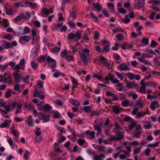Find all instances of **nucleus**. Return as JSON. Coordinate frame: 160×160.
I'll return each mask as SVG.
<instances>
[{"mask_svg": "<svg viewBox=\"0 0 160 160\" xmlns=\"http://www.w3.org/2000/svg\"><path fill=\"white\" fill-rule=\"evenodd\" d=\"M129 104V101L127 100H124L122 102V105L124 107L128 106Z\"/></svg>", "mask_w": 160, "mask_h": 160, "instance_id": "a19ab883", "label": "nucleus"}, {"mask_svg": "<svg viewBox=\"0 0 160 160\" xmlns=\"http://www.w3.org/2000/svg\"><path fill=\"white\" fill-rule=\"evenodd\" d=\"M2 45V47L5 49L12 48V45L10 43L6 41H3V44Z\"/></svg>", "mask_w": 160, "mask_h": 160, "instance_id": "2eb2a0df", "label": "nucleus"}, {"mask_svg": "<svg viewBox=\"0 0 160 160\" xmlns=\"http://www.w3.org/2000/svg\"><path fill=\"white\" fill-rule=\"evenodd\" d=\"M111 110L114 113L117 114H120L122 111V108L116 105H114L112 107Z\"/></svg>", "mask_w": 160, "mask_h": 160, "instance_id": "7ed1b4c3", "label": "nucleus"}, {"mask_svg": "<svg viewBox=\"0 0 160 160\" xmlns=\"http://www.w3.org/2000/svg\"><path fill=\"white\" fill-rule=\"evenodd\" d=\"M69 102L73 105L76 107L79 106L80 104L79 101L72 98H70L69 99Z\"/></svg>", "mask_w": 160, "mask_h": 160, "instance_id": "0eeeda50", "label": "nucleus"}, {"mask_svg": "<svg viewBox=\"0 0 160 160\" xmlns=\"http://www.w3.org/2000/svg\"><path fill=\"white\" fill-rule=\"evenodd\" d=\"M121 70H126L129 69V68L124 63L122 64L120 66L118 67Z\"/></svg>", "mask_w": 160, "mask_h": 160, "instance_id": "5701e85b", "label": "nucleus"}, {"mask_svg": "<svg viewBox=\"0 0 160 160\" xmlns=\"http://www.w3.org/2000/svg\"><path fill=\"white\" fill-rule=\"evenodd\" d=\"M99 59L100 61L101 62V63H102L104 66H107L108 67H109L110 64L108 63L107 59L101 55L100 56Z\"/></svg>", "mask_w": 160, "mask_h": 160, "instance_id": "20e7f679", "label": "nucleus"}, {"mask_svg": "<svg viewBox=\"0 0 160 160\" xmlns=\"http://www.w3.org/2000/svg\"><path fill=\"white\" fill-rule=\"evenodd\" d=\"M20 40L25 41L26 42H28L30 39V38L29 36H21L20 38Z\"/></svg>", "mask_w": 160, "mask_h": 160, "instance_id": "a878e982", "label": "nucleus"}, {"mask_svg": "<svg viewBox=\"0 0 160 160\" xmlns=\"http://www.w3.org/2000/svg\"><path fill=\"white\" fill-rule=\"evenodd\" d=\"M132 120H134V119H133L131 118L129 116H127L124 119L123 121L126 122H128L130 121L131 122Z\"/></svg>", "mask_w": 160, "mask_h": 160, "instance_id": "69168bd1", "label": "nucleus"}, {"mask_svg": "<svg viewBox=\"0 0 160 160\" xmlns=\"http://www.w3.org/2000/svg\"><path fill=\"white\" fill-rule=\"evenodd\" d=\"M93 75L92 77L93 79L94 78H97L98 80H101L103 78L102 73L101 72H98L97 73H93Z\"/></svg>", "mask_w": 160, "mask_h": 160, "instance_id": "9d476101", "label": "nucleus"}, {"mask_svg": "<svg viewBox=\"0 0 160 160\" xmlns=\"http://www.w3.org/2000/svg\"><path fill=\"white\" fill-rule=\"evenodd\" d=\"M67 49H64V51L61 53L60 56L61 57L64 58L67 56Z\"/></svg>", "mask_w": 160, "mask_h": 160, "instance_id": "5fc2aeb1", "label": "nucleus"}, {"mask_svg": "<svg viewBox=\"0 0 160 160\" xmlns=\"http://www.w3.org/2000/svg\"><path fill=\"white\" fill-rule=\"evenodd\" d=\"M72 81L73 84L72 88V90H73L75 88L77 87V86L78 85V83L76 81Z\"/></svg>", "mask_w": 160, "mask_h": 160, "instance_id": "e2e57ef3", "label": "nucleus"}, {"mask_svg": "<svg viewBox=\"0 0 160 160\" xmlns=\"http://www.w3.org/2000/svg\"><path fill=\"white\" fill-rule=\"evenodd\" d=\"M38 53V52H37L36 50H32L30 55V57L32 58H34L37 55Z\"/></svg>", "mask_w": 160, "mask_h": 160, "instance_id": "e433bc0d", "label": "nucleus"}, {"mask_svg": "<svg viewBox=\"0 0 160 160\" xmlns=\"http://www.w3.org/2000/svg\"><path fill=\"white\" fill-rule=\"evenodd\" d=\"M11 122L10 120H6L3 123L0 125V127L1 128L6 127Z\"/></svg>", "mask_w": 160, "mask_h": 160, "instance_id": "a211bd4d", "label": "nucleus"}, {"mask_svg": "<svg viewBox=\"0 0 160 160\" xmlns=\"http://www.w3.org/2000/svg\"><path fill=\"white\" fill-rule=\"evenodd\" d=\"M47 61L48 63V62H53L52 65L51 66L52 68H54L56 67V62L54 59L51 58L50 56H48L47 57Z\"/></svg>", "mask_w": 160, "mask_h": 160, "instance_id": "6e6552de", "label": "nucleus"}, {"mask_svg": "<svg viewBox=\"0 0 160 160\" xmlns=\"http://www.w3.org/2000/svg\"><path fill=\"white\" fill-rule=\"evenodd\" d=\"M85 133L87 135H90V138L91 139H93L95 137V132L94 131H90L88 130L85 132Z\"/></svg>", "mask_w": 160, "mask_h": 160, "instance_id": "dca6fc26", "label": "nucleus"}, {"mask_svg": "<svg viewBox=\"0 0 160 160\" xmlns=\"http://www.w3.org/2000/svg\"><path fill=\"white\" fill-rule=\"evenodd\" d=\"M116 137V141H119L123 138V135L122 133H120L117 135Z\"/></svg>", "mask_w": 160, "mask_h": 160, "instance_id": "09e8293b", "label": "nucleus"}, {"mask_svg": "<svg viewBox=\"0 0 160 160\" xmlns=\"http://www.w3.org/2000/svg\"><path fill=\"white\" fill-rule=\"evenodd\" d=\"M148 42L149 39L145 38H143L142 40V42L145 44V45H147L148 43Z\"/></svg>", "mask_w": 160, "mask_h": 160, "instance_id": "3c124183", "label": "nucleus"}, {"mask_svg": "<svg viewBox=\"0 0 160 160\" xmlns=\"http://www.w3.org/2000/svg\"><path fill=\"white\" fill-rule=\"evenodd\" d=\"M128 145H135L137 146L138 145V142L137 141H134L133 142H128Z\"/></svg>", "mask_w": 160, "mask_h": 160, "instance_id": "603ef678", "label": "nucleus"}, {"mask_svg": "<svg viewBox=\"0 0 160 160\" xmlns=\"http://www.w3.org/2000/svg\"><path fill=\"white\" fill-rule=\"evenodd\" d=\"M145 1H138L135 2L134 5L137 8H141L144 6Z\"/></svg>", "mask_w": 160, "mask_h": 160, "instance_id": "423d86ee", "label": "nucleus"}, {"mask_svg": "<svg viewBox=\"0 0 160 160\" xmlns=\"http://www.w3.org/2000/svg\"><path fill=\"white\" fill-rule=\"evenodd\" d=\"M101 43L102 44L103 47H110L109 42L107 40H104L101 41Z\"/></svg>", "mask_w": 160, "mask_h": 160, "instance_id": "72a5a7b5", "label": "nucleus"}, {"mask_svg": "<svg viewBox=\"0 0 160 160\" xmlns=\"http://www.w3.org/2000/svg\"><path fill=\"white\" fill-rule=\"evenodd\" d=\"M83 111L86 112H91V107L90 106L83 107Z\"/></svg>", "mask_w": 160, "mask_h": 160, "instance_id": "473e14b6", "label": "nucleus"}, {"mask_svg": "<svg viewBox=\"0 0 160 160\" xmlns=\"http://www.w3.org/2000/svg\"><path fill=\"white\" fill-rule=\"evenodd\" d=\"M44 82L41 81H38V84L37 85V88H42Z\"/></svg>", "mask_w": 160, "mask_h": 160, "instance_id": "4c0bfd02", "label": "nucleus"}, {"mask_svg": "<svg viewBox=\"0 0 160 160\" xmlns=\"http://www.w3.org/2000/svg\"><path fill=\"white\" fill-rule=\"evenodd\" d=\"M90 16L91 17H92L94 20L95 21V22H98V18L97 17L95 16L93 12H90Z\"/></svg>", "mask_w": 160, "mask_h": 160, "instance_id": "f704fd0d", "label": "nucleus"}, {"mask_svg": "<svg viewBox=\"0 0 160 160\" xmlns=\"http://www.w3.org/2000/svg\"><path fill=\"white\" fill-rule=\"evenodd\" d=\"M141 86H142L139 88V92L143 94L146 93V87L143 85H141Z\"/></svg>", "mask_w": 160, "mask_h": 160, "instance_id": "7c9ffc66", "label": "nucleus"}, {"mask_svg": "<svg viewBox=\"0 0 160 160\" xmlns=\"http://www.w3.org/2000/svg\"><path fill=\"white\" fill-rule=\"evenodd\" d=\"M26 7L31 8L32 9L34 8L37 6L36 3H33L28 1H26Z\"/></svg>", "mask_w": 160, "mask_h": 160, "instance_id": "ddd939ff", "label": "nucleus"}, {"mask_svg": "<svg viewBox=\"0 0 160 160\" xmlns=\"http://www.w3.org/2000/svg\"><path fill=\"white\" fill-rule=\"evenodd\" d=\"M60 48L58 47H55L51 49V51L53 52H57L59 51Z\"/></svg>", "mask_w": 160, "mask_h": 160, "instance_id": "774afa93", "label": "nucleus"}, {"mask_svg": "<svg viewBox=\"0 0 160 160\" xmlns=\"http://www.w3.org/2000/svg\"><path fill=\"white\" fill-rule=\"evenodd\" d=\"M57 129L59 130L61 133H65L66 132V130L64 128L58 127V128Z\"/></svg>", "mask_w": 160, "mask_h": 160, "instance_id": "4d7b16f0", "label": "nucleus"}, {"mask_svg": "<svg viewBox=\"0 0 160 160\" xmlns=\"http://www.w3.org/2000/svg\"><path fill=\"white\" fill-rule=\"evenodd\" d=\"M105 80H118L117 79H115L114 78V76L112 75H111L109 76L108 78L107 77H106Z\"/></svg>", "mask_w": 160, "mask_h": 160, "instance_id": "0e129e2a", "label": "nucleus"}, {"mask_svg": "<svg viewBox=\"0 0 160 160\" xmlns=\"http://www.w3.org/2000/svg\"><path fill=\"white\" fill-rule=\"evenodd\" d=\"M24 106L28 108V111H30L34 108V105L33 104L26 103L24 105Z\"/></svg>", "mask_w": 160, "mask_h": 160, "instance_id": "6ab92c4d", "label": "nucleus"}, {"mask_svg": "<svg viewBox=\"0 0 160 160\" xmlns=\"http://www.w3.org/2000/svg\"><path fill=\"white\" fill-rule=\"evenodd\" d=\"M117 89L119 91H122L123 89V88H124V86L122 84H119L117 86Z\"/></svg>", "mask_w": 160, "mask_h": 160, "instance_id": "13d9d810", "label": "nucleus"}, {"mask_svg": "<svg viewBox=\"0 0 160 160\" xmlns=\"http://www.w3.org/2000/svg\"><path fill=\"white\" fill-rule=\"evenodd\" d=\"M11 77V75L9 73H5L3 76L1 75L0 80H8L9 78Z\"/></svg>", "mask_w": 160, "mask_h": 160, "instance_id": "4468645a", "label": "nucleus"}, {"mask_svg": "<svg viewBox=\"0 0 160 160\" xmlns=\"http://www.w3.org/2000/svg\"><path fill=\"white\" fill-rule=\"evenodd\" d=\"M11 90L9 89L5 93V97L6 98H9L11 96Z\"/></svg>", "mask_w": 160, "mask_h": 160, "instance_id": "c9c22d12", "label": "nucleus"}, {"mask_svg": "<svg viewBox=\"0 0 160 160\" xmlns=\"http://www.w3.org/2000/svg\"><path fill=\"white\" fill-rule=\"evenodd\" d=\"M92 5L93 6L94 8L97 9V11L98 12H100L102 9L101 5H99L98 3H93Z\"/></svg>", "mask_w": 160, "mask_h": 160, "instance_id": "412c9836", "label": "nucleus"}, {"mask_svg": "<svg viewBox=\"0 0 160 160\" xmlns=\"http://www.w3.org/2000/svg\"><path fill=\"white\" fill-rule=\"evenodd\" d=\"M131 125L128 127V129L129 130H132L136 126V124L134 120H132L131 122Z\"/></svg>", "mask_w": 160, "mask_h": 160, "instance_id": "393cba45", "label": "nucleus"}, {"mask_svg": "<svg viewBox=\"0 0 160 160\" xmlns=\"http://www.w3.org/2000/svg\"><path fill=\"white\" fill-rule=\"evenodd\" d=\"M80 58L83 61L84 63L88 62V58L86 55L84 53H80Z\"/></svg>", "mask_w": 160, "mask_h": 160, "instance_id": "4be33fe9", "label": "nucleus"}, {"mask_svg": "<svg viewBox=\"0 0 160 160\" xmlns=\"http://www.w3.org/2000/svg\"><path fill=\"white\" fill-rule=\"evenodd\" d=\"M46 59V57L44 56H42L38 58V61L39 62H44Z\"/></svg>", "mask_w": 160, "mask_h": 160, "instance_id": "864d4df0", "label": "nucleus"}, {"mask_svg": "<svg viewBox=\"0 0 160 160\" xmlns=\"http://www.w3.org/2000/svg\"><path fill=\"white\" fill-rule=\"evenodd\" d=\"M144 81H141L140 82V84L141 85H143L145 87L147 86L149 87L150 86H151L152 87H153L154 88L157 85L154 83H149L148 82H144Z\"/></svg>", "mask_w": 160, "mask_h": 160, "instance_id": "f8f14e48", "label": "nucleus"}, {"mask_svg": "<svg viewBox=\"0 0 160 160\" xmlns=\"http://www.w3.org/2000/svg\"><path fill=\"white\" fill-rule=\"evenodd\" d=\"M17 72H14L13 73V76L14 79L18 80L22 79V77L20 75L19 73Z\"/></svg>", "mask_w": 160, "mask_h": 160, "instance_id": "b1692460", "label": "nucleus"}, {"mask_svg": "<svg viewBox=\"0 0 160 160\" xmlns=\"http://www.w3.org/2000/svg\"><path fill=\"white\" fill-rule=\"evenodd\" d=\"M126 76L128 77L131 80L134 79V75L131 72H129L127 74Z\"/></svg>", "mask_w": 160, "mask_h": 160, "instance_id": "a18cd8bd", "label": "nucleus"}, {"mask_svg": "<svg viewBox=\"0 0 160 160\" xmlns=\"http://www.w3.org/2000/svg\"><path fill=\"white\" fill-rule=\"evenodd\" d=\"M0 24L5 28L8 27L9 25L8 21L6 19H2V20L0 21Z\"/></svg>", "mask_w": 160, "mask_h": 160, "instance_id": "9b49d317", "label": "nucleus"}, {"mask_svg": "<svg viewBox=\"0 0 160 160\" xmlns=\"http://www.w3.org/2000/svg\"><path fill=\"white\" fill-rule=\"evenodd\" d=\"M43 13L45 14L49 15L53 12V10L52 8H50L48 10L46 9H44L43 10Z\"/></svg>", "mask_w": 160, "mask_h": 160, "instance_id": "bb28decb", "label": "nucleus"}, {"mask_svg": "<svg viewBox=\"0 0 160 160\" xmlns=\"http://www.w3.org/2000/svg\"><path fill=\"white\" fill-rule=\"evenodd\" d=\"M99 114L100 113L98 112L97 110H94L91 112V117H92L94 115L98 116Z\"/></svg>", "mask_w": 160, "mask_h": 160, "instance_id": "49530a36", "label": "nucleus"}, {"mask_svg": "<svg viewBox=\"0 0 160 160\" xmlns=\"http://www.w3.org/2000/svg\"><path fill=\"white\" fill-rule=\"evenodd\" d=\"M66 60L69 62H71L74 60V57L71 55H67L65 58Z\"/></svg>", "mask_w": 160, "mask_h": 160, "instance_id": "c03bdc74", "label": "nucleus"}, {"mask_svg": "<svg viewBox=\"0 0 160 160\" xmlns=\"http://www.w3.org/2000/svg\"><path fill=\"white\" fill-rule=\"evenodd\" d=\"M35 134L37 136H40L41 134V129L39 128H36L34 130Z\"/></svg>", "mask_w": 160, "mask_h": 160, "instance_id": "2f4dec72", "label": "nucleus"}, {"mask_svg": "<svg viewBox=\"0 0 160 160\" xmlns=\"http://www.w3.org/2000/svg\"><path fill=\"white\" fill-rule=\"evenodd\" d=\"M22 102H21V101H19V103L18 105L17 110L15 113L16 115H17L19 113V111L21 109L22 107Z\"/></svg>", "mask_w": 160, "mask_h": 160, "instance_id": "cd10ccee", "label": "nucleus"}, {"mask_svg": "<svg viewBox=\"0 0 160 160\" xmlns=\"http://www.w3.org/2000/svg\"><path fill=\"white\" fill-rule=\"evenodd\" d=\"M52 108V107L48 104H45L43 106V110L46 112H49Z\"/></svg>", "mask_w": 160, "mask_h": 160, "instance_id": "f3484780", "label": "nucleus"}, {"mask_svg": "<svg viewBox=\"0 0 160 160\" xmlns=\"http://www.w3.org/2000/svg\"><path fill=\"white\" fill-rule=\"evenodd\" d=\"M159 144L158 142H156L155 143L149 144L147 145V147H149L151 148L154 147H158V145Z\"/></svg>", "mask_w": 160, "mask_h": 160, "instance_id": "37998d69", "label": "nucleus"}, {"mask_svg": "<svg viewBox=\"0 0 160 160\" xmlns=\"http://www.w3.org/2000/svg\"><path fill=\"white\" fill-rule=\"evenodd\" d=\"M158 43L154 40H152L151 42L150 47L153 48H155L157 45Z\"/></svg>", "mask_w": 160, "mask_h": 160, "instance_id": "6e6d98bb", "label": "nucleus"}, {"mask_svg": "<svg viewBox=\"0 0 160 160\" xmlns=\"http://www.w3.org/2000/svg\"><path fill=\"white\" fill-rule=\"evenodd\" d=\"M30 155V152L28 150H26L24 154L23 158H28Z\"/></svg>", "mask_w": 160, "mask_h": 160, "instance_id": "338daca9", "label": "nucleus"}, {"mask_svg": "<svg viewBox=\"0 0 160 160\" xmlns=\"http://www.w3.org/2000/svg\"><path fill=\"white\" fill-rule=\"evenodd\" d=\"M115 37L117 38V39L118 41H120L122 40L123 38H124V36L123 35L121 34H117Z\"/></svg>", "mask_w": 160, "mask_h": 160, "instance_id": "ea45409f", "label": "nucleus"}, {"mask_svg": "<svg viewBox=\"0 0 160 160\" xmlns=\"http://www.w3.org/2000/svg\"><path fill=\"white\" fill-rule=\"evenodd\" d=\"M118 11L119 12L122 13L123 14H125L127 13L126 10L124 9L123 8H118Z\"/></svg>", "mask_w": 160, "mask_h": 160, "instance_id": "de8ad7c7", "label": "nucleus"}, {"mask_svg": "<svg viewBox=\"0 0 160 160\" xmlns=\"http://www.w3.org/2000/svg\"><path fill=\"white\" fill-rule=\"evenodd\" d=\"M24 30L23 34H27L30 32V28L28 27H25L24 28Z\"/></svg>", "mask_w": 160, "mask_h": 160, "instance_id": "052dcab7", "label": "nucleus"}, {"mask_svg": "<svg viewBox=\"0 0 160 160\" xmlns=\"http://www.w3.org/2000/svg\"><path fill=\"white\" fill-rule=\"evenodd\" d=\"M68 25L71 28H75L76 27V25L74 22L72 21H69L68 22Z\"/></svg>", "mask_w": 160, "mask_h": 160, "instance_id": "c756f323", "label": "nucleus"}, {"mask_svg": "<svg viewBox=\"0 0 160 160\" xmlns=\"http://www.w3.org/2000/svg\"><path fill=\"white\" fill-rule=\"evenodd\" d=\"M110 49V47H103V48H102V52L105 51L106 52H107L109 51Z\"/></svg>", "mask_w": 160, "mask_h": 160, "instance_id": "680f3d73", "label": "nucleus"}, {"mask_svg": "<svg viewBox=\"0 0 160 160\" xmlns=\"http://www.w3.org/2000/svg\"><path fill=\"white\" fill-rule=\"evenodd\" d=\"M138 84L135 81L133 82H129L126 85L127 88H136Z\"/></svg>", "mask_w": 160, "mask_h": 160, "instance_id": "1a4fd4ad", "label": "nucleus"}, {"mask_svg": "<svg viewBox=\"0 0 160 160\" xmlns=\"http://www.w3.org/2000/svg\"><path fill=\"white\" fill-rule=\"evenodd\" d=\"M13 36L12 35H10L9 34H8L5 35L4 37V39H7L8 40H11Z\"/></svg>", "mask_w": 160, "mask_h": 160, "instance_id": "8fccbe9b", "label": "nucleus"}, {"mask_svg": "<svg viewBox=\"0 0 160 160\" xmlns=\"http://www.w3.org/2000/svg\"><path fill=\"white\" fill-rule=\"evenodd\" d=\"M153 94L154 95H152L150 94H148L147 96V99H155L158 98V94Z\"/></svg>", "mask_w": 160, "mask_h": 160, "instance_id": "c85d7f7f", "label": "nucleus"}, {"mask_svg": "<svg viewBox=\"0 0 160 160\" xmlns=\"http://www.w3.org/2000/svg\"><path fill=\"white\" fill-rule=\"evenodd\" d=\"M31 65L32 67L35 70L38 68V64L34 62H32Z\"/></svg>", "mask_w": 160, "mask_h": 160, "instance_id": "bf43d9fd", "label": "nucleus"}, {"mask_svg": "<svg viewBox=\"0 0 160 160\" xmlns=\"http://www.w3.org/2000/svg\"><path fill=\"white\" fill-rule=\"evenodd\" d=\"M40 120H43L46 122H48L50 119V116L49 115L46 116L45 114H43L42 113L40 112L38 116Z\"/></svg>", "mask_w": 160, "mask_h": 160, "instance_id": "f03ea898", "label": "nucleus"}, {"mask_svg": "<svg viewBox=\"0 0 160 160\" xmlns=\"http://www.w3.org/2000/svg\"><path fill=\"white\" fill-rule=\"evenodd\" d=\"M4 8H5L6 12V13L7 15H12V7L9 4L7 3L4 6Z\"/></svg>", "mask_w": 160, "mask_h": 160, "instance_id": "39448f33", "label": "nucleus"}, {"mask_svg": "<svg viewBox=\"0 0 160 160\" xmlns=\"http://www.w3.org/2000/svg\"><path fill=\"white\" fill-rule=\"evenodd\" d=\"M76 37H77L78 40L81 39L82 37L81 33L78 31H77L75 34L71 32L68 35V37L69 39H72Z\"/></svg>", "mask_w": 160, "mask_h": 160, "instance_id": "f257e3e1", "label": "nucleus"}, {"mask_svg": "<svg viewBox=\"0 0 160 160\" xmlns=\"http://www.w3.org/2000/svg\"><path fill=\"white\" fill-rule=\"evenodd\" d=\"M69 16L75 19L76 18L77 15L75 11H73L72 12H70Z\"/></svg>", "mask_w": 160, "mask_h": 160, "instance_id": "58836bf2", "label": "nucleus"}, {"mask_svg": "<svg viewBox=\"0 0 160 160\" xmlns=\"http://www.w3.org/2000/svg\"><path fill=\"white\" fill-rule=\"evenodd\" d=\"M147 114V112H139L136 114V118H140L141 117H143Z\"/></svg>", "mask_w": 160, "mask_h": 160, "instance_id": "aec40b11", "label": "nucleus"}, {"mask_svg": "<svg viewBox=\"0 0 160 160\" xmlns=\"http://www.w3.org/2000/svg\"><path fill=\"white\" fill-rule=\"evenodd\" d=\"M114 124L115 126V127L114 128V130H116L117 129L121 130L122 128V127L118 122H115L114 123Z\"/></svg>", "mask_w": 160, "mask_h": 160, "instance_id": "79ce46f5", "label": "nucleus"}]
</instances>
